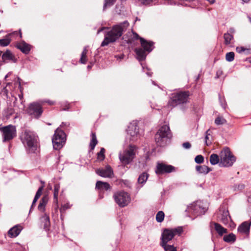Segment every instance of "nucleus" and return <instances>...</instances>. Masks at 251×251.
Returning a JSON list of instances; mask_svg holds the SVG:
<instances>
[{"instance_id":"obj_56","label":"nucleus","mask_w":251,"mask_h":251,"mask_svg":"<svg viewBox=\"0 0 251 251\" xmlns=\"http://www.w3.org/2000/svg\"><path fill=\"white\" fill-rule=\"evenodd\" d=\"M251 0H242V3H248V2H249Z\"/></svg>"},{"instance_id":"obj_43","label":"nucleus","mask_w":251,"mask_h":251,"mask_svg":"<svg viewBox=\"0 0 251 251\" xmlns=\"http://www.w3.org/2000/svg\"><path fill=\"white\" fill-rule=\"evenodd\" d=\"M219 101H220L221 106H222V107L223 108L226 109V102L224 97L222 98V96L220 95H219Z\"/></svg>"},{"instance_id":"obj_10","label":"nucleus","mask_w":251,"mask_h":251,"mask_svg":"<svg viewBox=\"0 0 251 251\" xmlns=\"http://www.w3.org/2000/svg\"><path fill=\"white\" fill-rule=\"evenodd\" d=\"M183 231L181 227H178L174 229H165L161 235V245L167 244V243L171 240L175 235L180 234Z\"/></svg>"},{"instance_id":"obj_12","label":"nucleus","mask_w":251,"mask_h":251,"mask_svg":"<svg viewBox=\"0 0 251 251\" xmlns=\"http://www.w3.org/2000/svg\"><path fill=\"white\" fill-rule=\"evenodd\" d=\"M114 198L116 202L120 207H125L127 205L130 201L129 195L124 191H120L114 195Z\"/></svg>"},{"instance_id":"obj_55","label":"nucleus","mask_w":251,"mask_h":251,"mask_svg":"<svg viewBox=\"0 0 251 251\" xmlns=\"http://www.w3.org/2000/svg\"><path fill=\"white\" fill-rule=\"evenodd\" d=\"M116 57L117 58V59H122L123 58V55L116 56Z\"/></svg>"},{"instance_id":"obj_60","label":"nucleus","mask_w":251,"mask_h":251,"mask_svg":"<svg viewBox=\"0 0 251 251\" xmlns=\"http://www.w3.org/2000/svg\"><path fill=\"white\" fill-rule=\"evenodd\" d=\"M87 68H88V69H91V66H90V65H88V66H87Z\"/></svg>"},{"instance_id":"obj_38","label":"nucleus","mask_w":251,"mask_h":251,"mask_svg":"<svg viewBox=\"0 0 251 251\" xmlns=\"http://www.w3.org/2000/svg\"><path fill=\"white\" fill-rule=\"evenodd\" d=\"M164 249L165 251H177L176 248L173 245H161Z\"/></svg>"},{"instance_id":"obj_62","label":"nucleus","mask_w":251,"mask_h":251,"mask_svg":"<svg viewBox=\"0 0 251 251\" xmlns=\"http://www.w3.org/2000/svg\"><path fill=\"white\" fill-rule=\"evenodd\" d=\"M244 187V185H241V186H240L241 189H242Z\"/></svg>"},{"instance_id":"obj_31","label":"nucleus","mask_w":251,"mask_h":251,"mask_svg":"<svg viewBox=\"0 0 251 251\" xmlns=\"http://www.w3.org/2000/svg\"><path fill=\"white\" fill-rule=\"evenodd\" d=\"M88 52V50L87 47H85L83 49V51L81 54V57L80 59V62L82 64H86L87 61V53Z\"/></svg>"},{"instance_id":"obj_25","label":"nucleus","mask_w":251,"mask_h":251,"mask_svg":"<svg viewBox=\"0 0 251 251\" xmlns=\"http://www.w3.org/2000/svg\"><path fill=\"white\" fill-rule=\"evenodd\" d=\"M196 169L199 173L203 174H207L211 171L210 168L205 165L197 166Z\"/></svg>"},{"instance_id":"obj_46","label":"nucleus","mask_w":251,"mask_h":251,"mask_svg":"<svg viewBox=\"0 0 251 251\" xmlns=\"http://www.w3.org/2000/svg\"><path fill=\"white\" fill-rule=\"evenodd\" d=\"M143 5H149L154 2L156 0H138Z\"/></svg>"},{"instance_id":"obj_9","label":"nucleus","mask_w":251,"mask_h":251,"mask_svg":"<svg viewBox=\"0 0 251 251\" xmlns=\"http://www.w3.org/2000/svg\"><path fill=\"white\" fill-rule=\"evenodd\" d=\"M135 146L130 145L123 152L119 153V159L122 164H128L133 160L135 155Z\"/></svg>"},{"instance_id":"obj_32","label":"nucleus","mask_w":251,"mask_h":251,"mask_svg":"<svg viewBox=\"0 0 251 251\" xmlns=\"http://www.w3.org/2000/svg\"><path fill=\"white\" fill-rule=\"evenodd\" d=\"M224 241L230 243V242H234L236 240V236L233 233H230L227 235H225L223 238Z\"/></svg>"},{"instance_id":"obj_41","label":"nucleus","mask_w":251,"mask_h":251,"mask_svg":"<svg viewBox=\"0 0 251 251\" xmlns=\"http://www.w3.org/2000/svg\"><path fill=\"white\" fill-rule=\"evenodd\" d=\"M104 152L105 150L102 148L99 152L98 153V159L100 161H102L104 158Z\"/></svg>"},{"instance_id":"obj_37","label":"nucleus","mask_w":251,"mask_h":251,"mask_svg":"<svg viewBox=\"0 0 251 251\" xmlns=\"http://www.w3.org/2000/svg\"><path fill=\"white\" fill-rule=\"evenodd\" d=\"M210 137H211V136L210 135V129H208L205 132V143L207 146H209L211 144V142L209 140Z\"/></svg>"},{"instance_id":"obj_53","label":"nucleus","mask_w":251,"mask_h":251,"mask_svg":"<svg viewBox=\"0 0 251 251\" xmlns=\"http://www.w3.org/2000/svg\"><path fill=\"white\" fill-rule=\"evenodd\" d=\"M229 32H230L231 34H233L235 32V30L234 28L231 27L229 29Z\"/></svg>"},{"instance_id":"obj_11","label":"nucleus","mask_w":251,"mask_h":251,"mask_svg":"<svg viewBox=\"0 0 251 251\" xmlns=\"http://www.w3.org/2000/svg\"><path fill=\"white\" fill-rule=\"evenodd\" d=\"M26 110L29 115L35 119L39 118L43 112L40 101L30 103Z\"/></svg>"},{"instance_id":"obj_45","label":"nucleus","mask_w":251,"mask_h":251,"mask_svg":"<svg viewBox=\"0 0 251 251\" xmlns=\"http://www.w3.org/2000/svg\"><path fill=\"white\" fill-rule=\"evenodd\" d=\"M236 51L239 53H242L245 51H249V49H246L243 47H237L236 49Z\"/></svg>"},{"instance_id":"obj_35","label":"nucleus","mask_w":251,"mask_h":251,"mask_svg":"<svg viewBox=\"0 0 251 251\" xmlns=\"http://www.w3.org/2000/svg\"><path fill=\"white\" fill-rule=\"evenodd\" d=\"M116 0H105L103 9L105 10L106 8L111 7L115 2Z\"/></svg>"},{"instance_id":"obj_4","label":"nucleus","mask_w":251,"mask_h":251,"mask_svg":"<svg viewBox=\"0 0 251 251\" xmlns=\"http://www.w3.org/2000/svg\"><path fill=\"white\" fill-rule=\"evenodd\" d=\"M172 137L170 127L168 125H163L158 129L155 135V141L158 146H165Z\"/></svg>"},{"instance_id":"obj_27","label":"nucleus","mask_w":251,"mask_h":251,"mask_svg":"<svg viewBox=\"0 0 251 251\" xmlns=\"http://www.w3.org/2000/svg\"><path fill=\"white\" fill-rule=\"evenodd\" d=\"M214 228L219 235L222 236L224 233L227 232V229L224 228L218 223H214Z\"/></svg>"},{"instance_id":"obj_5","label":"nucleus","mask_w":251,"mask_h":251,"mask_svg":"<svg viewBox=\"0 0 251 251\" xmlns=\"http://www.w3.org/2000/svg\"><path fill=\"white\" fill-rule=\"evenodd\" d=\"M220 167H229L231 166L236 161V157L232 154L229 149L224 148L220 154Z\"/></svg>"},{"instance_id":"obj_3","label":"nucleus","mask_w":251,"mask_h":251,"mask_svg":"<svg viewBox=\"0 0 251 251\" xmlns=\"http://www.w3.org/2000/svg\"><path fill=\"white\" fill-rule=\"evenodd\" d=\"M133 38L135 39H139L141 42V47L136 48L135 52L137 55V58L139 61L141 62L145 60L147 53L152 51L153 47V42L148 41L142 37H140L138 34L133 33Z\"/></svg>"},{"instance_id":"obj_54","label":"nucleus","mask_w":251,"mask_h":251,"mask_svg":"<svg viewBox=\"0 0 251 251\" xmlns=\"http://www.w3.org/2000/svg\"><path fill=\"white\" fill-rule=\"evenodd\" d=\"M69 125L68 123H62V124L60 125L61 127H63L64 126H68Z\"/></svg>"},{"instance_id":"obj_47","label":"nucleus","mask_w":251,"mask_h":251,"mask_svg":"<svg viewBox=\"0 0 251 251\" xmlns=\"http://www.w3.org/2000/svg\"><path fill=\"white\" fill-rule=\"evenodd\" d=\"M191 145L190 143L188 142H185L182 144V147L186 149H190L191 148Z\"/></svg>"},{"instance_id":"obj_30","label":"nucleus","mask_w":251,"mask_h":251,"mask_svg":"<svg viewBox=\"0 0 251 251\" xmlns=\"http://www.w3.org/2000/svg\"><path fill=\"white\" fill-rule=\"evenodd\" d=\"M224 43L226 45H228L231 43L232 40H233V36L229 32L225 33L224 35Z\"/></svg>"},{"instance_id":"obj_20","label":"nucleus","mask_w":251,"mask_h":251,"mask_svg":"<svg viewBox=\"0 0 251 251\" xmlns=\"http://www.w3.org/2000/svg\"><path fill=\"white\" fill-rule=\"evenodd\" d=\"M16 47L18 49L20 50L21 51L25 54H28L31 50L30 45L27 44L25 41H22L18 43Z\"/></svg>"},{"instance_id":"obj_59","label":"nucleus","mask_w":251,"mask_h":251,"mask_svg":"<svg viewBox=\"0 0 251 251\" xmlns=\"http://www.w3.org/2000/svg\"><path fill=\"white\" fill-rule=\"evenodd\" d=\"M12 74V72H9L7 75L8 76V77Z\"/></svg>"},{"instance_id":"obj_57","label":"nucleus","mask_w":251,"mask_h":251,"mask_svg":"<svg viewBox=\"0 0 251 251\" xmlns=\"http://www.w3.org/2000/svg\"><path fill=\"white\" fill-rule=\"evenodd\" d=\"M141 65L142 66L143 70H144L145 69V65L142 62H141Z\"/></svg>"},{"instance_id":"obj_29","label":"nucleus","mask_w":251,"mask_h":251,"mask_svg":"<svg viewBox=\"0 0 251 251\" xmlns=\"http://www.w3.org/2000/svg\"><path fill=\"white\" fill-rule=\"evenodd\" d=\"M59 189L60 184L59 183L55 184L53 190V201L54 202L56 203H58V196Z\"/></svg>"},{"instance_id":"obj_58","label":"nucleus","mask_w":251,"mask_h":251,"mask_svg":"<svg viewBox=\"0 0 251 251\" xmlns=\"http://www.w3.org/2000/svg\"><path fill=\"white\" fill-rule=\"evenodd\" d=\"M146 74L149 76H151V73H150V72H148L146 73Z\"/></svg>"},{"instance_id":"obj_6","label":"nucleus","mask_w":251,"mask_h":251,"mask_svg":"<svg viewBox=\"0 0 251 251\" xmlns=\"http://www.w3.org/2000/svg\"><path fill=\"white\" fill-rule=\"evenodd\" d=\"M189 93L188 91H182L173 93L168 101V104L172 107L185 103L188 101Z\"/></svg>"},{"instance_id":"obj_18","label":"nucleus","mask_w":251,"mask_h":251,"mask_svg":"<svg viewBox=\"0 0 251 251\" xmlns=\"http://www.w3.org/2000/svg\"><path fill=\"white\" fill-rule=\"evenodd\" d=\"M19 34L20 38H22V33L20 30L19 32L15 31L5 36L3 39H0V46L1 47H6L8 46L11 42V37L13 35Z\"/></svg>"},{"instance_id":"obj_36","label":"nucleus","mask_w":251,"mask_h":251,"mask_svg":"<svg viewBox=\"0 0 251 251\" xmlns=\"http://www.w3.org/2000/svg\"><path fill=\"white\" fill-rule=\"evenodd\" d=\"M164 219V213L163 211H160L157 212L156 215V220L159 223L162 222Z\"/></svg>"},{"instance_id":"obj_52","label":"nucleus","mask_w":251,"mask_h":251,"mask_svg":"<svg viewBox=\"0 0 251 251\" xmlns=\"http://www.w3.org/2000/svg\"><path fill=\"white\" fill-rule=\"evenodd\" d=\"M106 28H108V27H102L100 28L97 31V34H99L101 31H103L104 29Z\"/></svg>"},{"instance_id":"obj_49","label":"nucleus","mask_w":251,"mask_h":251,"mask_svg":"<svg viewBox=\"0 0 251 251\" xmlns=\"http://www.w3.org/2000/svg\"><path fill=\"white\" fill-rule=\"evenodd\" d=\"M40 101L41 103L42 104V105L43 104V103L44 102H47V103H48L50 105H53V104H54V101H51V100H46V101H42V100H41V101Z\"/></svg>"},{"instance_id":"obj_17","label":"nucleus","mask_w":251,"mask_h":251,"mask_svg":"<svg viewBox=\"0 0 251 251\" xmlns=\"http://www.w3.org/2000/svg\"><path fill=\"white\" fill-rule=\"evenodd\" d=\"M96 172L97 174L103 177L111 178L114 175L113 170L109 165L105 168L96 170Z\"/></svg>"},{"instance_id":"obj_16","label":"nucleus","mask_w":251,"mask_h":251,"mask_svg":"<svg viewBox=\"0 0 251 251\" xmlns=\"http://www.w3.org/2000/svg\"><path fill=\"white\" fill-rule=\"evenodd\" d=\"M218 220L225 225H227L231 222L228 211L225 208L221 207L217 213Z\"/></svg>"},{"instance_id":"obj_26","label":"nucleus","mask_w":251,"mask_h":251,"mask_svg":"<svg viewBox=\"0 0 251 251\" xmlns=\"http://www.w3.org/2000/svg\"><path fill=\"white\" fill-rule=\"evenodd\" d=\"M41 220L42 222L44 223V228L46 230H48L50 226L49 216L46 213H44V214L41 218Z\"/></svg>"},{"instance_id":"obj_13","label":"nucleus","mask_w":251,"mask_h":251,"mask_svg":"<svg viewBox=\"0 0 251 251\" xmlns=\"http://www.w3.org/2000/svg\"><path fill=\"white\" fill-rule=\"evenodd\" d=\"M127 137L132 141H135L140 137L139 128L136 122H133L129 124L127 129Z\"/></svg>"},{"instance_id":"obj_50","label":"nucleus","mask_w":251,"mask_h":251,"mask_svg":"<svg viewBox=\"0 0 251 251\" xmlns=\"http://www.w3.org/2000/svg\"><path fill=\"white\" fill-rule=\"evenodd\" d=\"M37 200H38L37 199L34 198L33 201L32 203V205L30 207V212L31 211L32 208H33L34 207V206H35V204L36 201H37Z\"/></svg>"},{"instance_id":"obj_28","label":"nucleus","mask_w":251,"mask_h":251,"mask_svg":"<svg viewBox=\"0 0 251 251\" xmlns=\"http://www.w3.org/2000/svg\"><path fill=\"white\" fill-rule=\"evenodd\" d=\"M209 161L212 165H216L219 163H220V157L217 154L213 153L210 156Z\"/></svg>"},{"instance_id":"obj_15","label":"nucleus","mask_w":251,"mask_h":251,"mask_svg":"<svg viewBox=\"0 0 251 251\" xmlns=\"http://www.w3.org/2000/svg\"><path fill=\"white\" fill-rule=\"evenodd\" d=\"M175 171V167L172 165L158 162L156 165L155 173L157 175H163Z\"/></svg>"},{"instance_id":"obj_34","label":"nucleus","mask_w":251,"mask_h":251,"mask_svg":"<svg viewBox=\"0 0 251 251\" xmlns=\"http://www.w3.org/2000/svg\"><path fill=\"white\" fill-rule=\"evenodd\" d=\"M148 177V175L146 173H143L140 175L138 179V182L139 184H143L145 183Z\"/></svg>"},{"instance_id":"obj_14","label":"nucleus","mask_w":251,"mask_h":251,"mask_svg":"<svg viewBox=\"0 0 251 251\" xmlns=\"http://www.w3.org/2000/svg\"><path fill=\"white\" fill-rule=\"evenodd\" d=\"M1 131L3 142L10 140L16 136V127L14 126L8 125L4 126L2 128Z\"/></svg>"},{"instance_id":"obj_22","label":"nucleus","mask_w":251,"mask_h":251,"mask_svg":"<svg viewBox=\"0 0 251 251\" xmlns=\"http://www.w3.org/2000/svg\"><path fill=\"white\" fill-rule=\"evenodd\" d=\"M21 231V226H15L9 229L8 232L9 237L13 238L17 237Z\"/></svg>"},{"instance_id":"obj_1","label":"nucleus","mask_w":251,"mask_h":251,"mask_svg":"<svg viewBox=\"0 0 251 251\" xmlns=\"http://www.w3.org/2000/svg\"><path fill=\"white\" fill-rule=\"evenodd\" d=\"M128 25L129 24L126 21L113 25L109 31L105 32L104 39L101 46L104 47L116 41L126 31Z\"/></svg>"},{"instance_id":"obj_63","label":"nucleus","mask_w":251,"mask_h":251,"mask_svg":"<svg viewBox=\"0 0 251 251\" xmlns=\"http://www.w3.org/2000/svg\"><path fill=\"white\" fill-rule=\"evenodd\" d=\"M250 22L251 23V17H249Z\"/></svg>"},{"instance_id":"obj_39","label":"nucleus","mask_w":251,"mask_h":251,"mask_svg":"<svg viewBox=\"0 0 251 251\" xmlns=\"http://www.w3.org/2000/svg\"><path fill=\"white\" fill-rule=\"evenodd\" d=\"M226 60L228 62H231L234 59V53L233 52H227L226 55Z\"/></svg>"},{"instance_id":"obj_23","label":"nucleus","mask_w":251,"mask_h":251,"mask_svg":"<svg viewBox=\"0 0 251 251\" xmlns=\"http://www.w3.org/2000/svg\"><path fill=\"white\" fill-rule=\"evenodd\" d=\"M251 225V222L248 223V222H245L243 223L238 228V231L243 233H248L249 232L250 226Z\"/></svg>"},{"instance_id":"obj_24","label":"nucleus","mask_w":251,"mask_h":251,"mask_svg":"<svg viewBox=\"0 0 251 251\" xmlns=\"http://www.w3.org/2000/svg\"><path fill=\"white\" fill-rule=\"evenodd\" d=\"M49 198L48 196H44L42 197L40 201V203L38 206V209L41 212H44L45 210V206L48 201Z\"/></svg>"},{"instance_id":"obj_48","label":"nucleus","mask_w":251,"mask_h":251,"mask_svg":"<svg viewBox=\"0 0 251 251\" xmlns=\"http://www.w3.org/2000/svg\"><path fill=\"white\" fill-rule=\"evenodd\" d=\"M70 208V206L69 204L66 203L62 206V207L61 208V211H63V210L65 211L66 209Z\"/></svg>"},{"instance_id":"obj_64","label":"nucleus","mask_w":251,"mask_h":251,"mask_svg":"<svg viewBox=\"0 0 251 251\" xmlns=\"http://www.w3.org/2000/svg\"><path fill=\"white\" fill-rule=\"evenodd\" d=\"M152 84H155V83L153 81H152Z\"/></svg>"},{"instance_id":"obj_42","label":"nucleus","mask_w":251,"mask_h":251,"mask_svg":"<svg viewBox=\"0 0 251 251\" xmlns=\"http://www.w3.org/2000/svg\"><path fill=\"white\" fill-rule=\"evenodd\" d=\"M44 186L43 185L39 188V189H38V190L36 193V195L34 197L35 199L38 200V199L40 198V197L42 195V191L44 189Z\"/></svg>"},{"instance_id":"obj_8","label":"nucleus","mask_w":251,"mask_h":251,"mask_svg":"<svg viewBox=\"0 0 251 251\" xmlns=\"http://www.w3.org/2000/svg\"><path fill=\"white\" fill-rule=\"evenodd\" d=\"M66 142V134L64 131L57 128L52 138L53 148L54 150H58L61 149Z\"/></svg>"},{"instance_id":"obj_44","label":"nucleus","mask_w":251,"mask_h":251,"mask_svg":"<svg viewBox=\"0 0 251 251\" xmlns=\"http://www.w3.org/2000/svg\"><path fill=\"white\" fill-rule=\"evenodd\" d=\"M195 161L197 163L201 164L204 161V158L201 155H198L196 156Z\"/></svg>"},{"instance_id":"obj_33","label":"nucleus","mask_w":251,"mask_h":251,"mask_svg":"<svg viewBox=\"0 0 251 251\" xmlns=\"http://www.w3.org/2000/svg\"><path fill=\"white\" fill-rule=\"evenodd\" d=\"M91 140L90 143V147L92 150H94L95 146L97 144L98 141L96 138V135L95 133H92L91 134Z\"/></svg>"},{"instance_id":"obj_51","label":"nucleus","mask_w":251,"mask_h":251,"mask_svg":"<svg viewBox=\"0 0 251 251\" xmlns=\"http://www.w3.org/2000/svg\"><path fill=\"white\" fill-rule=\"evenodd\" d=\"M222 73H223V72L222 70H218L216 73V77L219 78L221 76V75H222Z\"/></svg>"},{"instance_id":"obj_61","label":"nucleus","mask_w":251,"mask_h":251,"mask_svg":"<svg viewBox=\"0 0 251 251\" xmlns=\"http://www.w3.org/2000/svg\"><path fill=\"white\" fill-rule=\"evenodd\" d=\"M7 77H8V76L6 75H5V78H4L5 80H7Z\"/></svg>"},{"instance_id":"obj_40","label":"nucleus","mask_w":251,"mask_h":251,"mask_svg":"<svg viewBox=\"0 0 251 251\" xmlns=\"http://www.w3.org/2000/svg\"><path fill=\"white\" fill-rule=\"evenodd\" d=\"M226 123V120L222 117H218L215 120V123L217 125H223Z\"/></svg>"},{"instance_id":"obj_21","label":"nucleus","mask_w":251,"mask_h":251,"mask_svg":"<svg viewBox=\"0 0 251 251\" xmlns=\"http://www.w3.org/2000/svg\"><path fill=\"white\" fill-rule=\"evenodd\" d=\"M110 188V186L107 182L98 181L96 184V189L100 191H107Z\"/></svg>"},{"instance_id":"obj_7","label":"nucleus","mask_w":251,"mask_h":251,"mask_svg":"<svg viewBox=\"0 0 251 251\" xmlns=\"http://www.w3.org/2000/svg\"><path fill=\"white\" fill-rule=\"evenodd\" d=\"M207 209V204L202 201H197L187 206L186 211L195 216L203 215Z\"/></svg>"},{"instance_id":"obj_19","label":"nucleus","mask_w":251,"mask_h":251,"mask_svg":"<svg viewBox=\"0 0 251 251\" xmlns=\"http://www.w3.org/2000/svg\"><path fill=\"white\" fill-rule=\"evenodd\" d=\"M1 58L4 62L12 61V62L15 63L17 60L14 55L9 50H7L2 54Z\"/></svg>"},{"instance_id":"obj_2","label":"nucleus","mask_w":251,"mask_h":251,"mask_svg":"<svg viewBox=\"0 0 251 251\" xmlns=\"http://www.w3.org/2000/svg\"><path fill=\"white\" fill-rule=\"evenodd\" d=\"M21 140L28 153L35 152L38 147V136L33 132L25 130L20 136Z\"/></svg>"}]
</instances>
